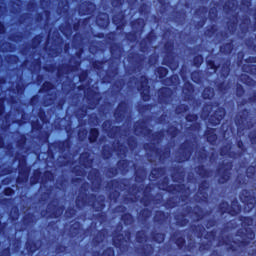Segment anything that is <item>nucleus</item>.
<instances>
[{
    "instance_id": "nucleus-1",
    "label": "nucleus",
    "mask_w": 256,
    "mask_h": 256,
    "mask_svg": "<svg viewBox=\"0 0 256 256\" xmlns=\"http://www.w3.org/2000/svg\"><path fill=\"white\" fill-rule=\"evenodd\" d=\"M238 220L240 221L243 229H238L236 231V236L240 237L241 240H234L231 235H226L222 239L218 240V245L220 247L226 246V251L228 253H233L234 255H241L245 247L251 245V241L255 239V232L253 229L249 228L253 225V217L251 216H239Z\"/></svg>"
},
{
    "instance_id": "nucleus-2",
    "label": "nucleus",
    "mask_w": 256,
    "mask_h": 256,
    "mask_svg": "<svg viewBox=\"0 0 256 256\" xmlns=\"http://www.w3.org/2000/svg\"><path fill=\"white\" fill-rule=\"evenodd\" d=\"M105 203L106 199L103 194H87V192H80L75 200L76 209H78L79 211H81L83 207H91V209H93V211L97 213L94 214L93 217L96 221H99L100 225H103V223H105V221L107 220V213L103 212L107 207Z\"/></svg>"
},
{
    "instance_id": "nucleus-3",
    "label": "nucleus",
    "mask_w": 256,
    "mask_h": 256,
    "mask_svg": "<svg viewBox=\"0 0 256 256\" xmlns=\"http://www.w3.org/2000/svg\"><path fill=\"white\" fill-rule=\"evenodd\" d=\"M219 102H208L205 103L202 107V119H208V123L212 127H217V125H221V121L225 119L227 115V110L225 107L220 106Z\"/></svg>"
},
{
    "instance_id": "nucleus-4",
    "label": "nucleus",
    "mask_w": 256,
    "mask_h": 256,
    "mask_svg": "<svg viewBox=\"0 0 256 256\" xmlns=\"http://www.w3.org/2000/svg\"><path fill=\"white\" fill-rule=\"evenodd\" d=\"M151 191H153L151 184L145 185L142 190L143 197L140 199V203L143 204L144 207H149L152 203H154V205L161 204V198H155V196L151 194ZM151 215H153V211L151 209L142 208L138 213V220L141 221V223H147L149 219H151Z\"/></svg>"
},
{
    "instance_id": "nucleus-5",
    "label": "nucleus",
    "mask_w": 256,
    "mask_h": 256,
    "mask_svg": "<svg viewBox=\"0 0 256 256\" xmlns=\"http://www.w3.org/2000/svg\"><path fill=\"white\" fill-rule=\"evenodd\" d=\"M85 99L87 102L86 105H82L79 108H77L75 112V116L77 119H85L87 117V109H90L93 111V109H97V106L99 103H101V92H98L95 89L88 88L87 92L85 93Z\"/></svg>"
},
{
    "instance_id": "nucleus-6",
    "label": "nucleus",
    "mask_w": 256,
    "mask_h": 256,
    "mask_svg": "<svg viewBox=\"0 0 256 256\" xmlns=\"http://www.w3.org/2000/svg\"><path fill=\"white\" fill-rule=\"evenodd\" d=\"M65 131L67 134V139L65 140H58L52 143L48 144V157L50 159H55V152L59 151V153H65L67 149H71V135H73V127H71V124H68L65 126Z\"/></svg>"
},
{
    "instance_id": "nucleus-7",
    "label": "nucleus",
    "mask_w": 256,
    "mask_h": 256,
    "mask_svg": "<svg viewBox=\"0 0 256 256\" xmlns=\"http://www.w3.org/2000/svg\"><path fill=\"white\" fill-rule=\"evenodd\" d=\"M194 209L195 210H193V207L191 206H186L184 208L185 212H178L175 214L174 219L176 221V225L178 227H187V225H189V219L187 218V215H194L196 221H202V219L205 217L203 208L199 205H196Z\"/></svg>"
},
{
    "instance_id": "nucleus-8",
    "label": "nucleus",
    "mask_w": 256,
    "mask_h": 256,
    "mask_svg": "<svg viewBox=\"0 0 256 256\" xmlns=\"http://www.w3.org/2000/svg\"><path fill=\"white\" fill-rule=\"evenodd\" d=\"M197 138L194 140L186 139L184 140L178 147V151L176 154V160L178 163H186V161H190L191 157H193V153H195V148L197 145Z\"/></svg>"
},
{
    "instance_id": "nucleus-9",
    "label": "nucleus",
    "mask_w": 256,
    "mask_h": 256,
    "mask_svg": "<svg viewBox=\"0 0 256 256\" xmlns=\"http://www.w3.org/2000/svg\"><path fill=\"white\" fill-rule=\"evenodd\" d=\"M110 5L114 11L118 13L112 16V23L116 26L117 31H123L127 21L125 20L126 10H123V5H125V0H110Z\"/></svg>"
},
{
    "instance_id": "nucleus-10",
    "label": "nucleus",
    "mask_w": 256,
    "mask_h": 256,
    "mask_svg": "<svg viewBox=\"0 0 256 256\" xmlns=\"http://www.w3.org/2000/svg\"><path fill=\"white\" fill-rule=\"evenodd\" d=\"M235 125L237 127V133L243 135L245 129H253L255 125L251 121V110L244 108L240 110L234 118Z\"/></svg>"
},
{
    "instance_id": "nucleus-11",
    "label": "nucleus",
    "mask_w": 256,
    "mask_h": 256,
    "mask_svg": "<svg viewBox=\"0 0 256 256\" xmlns=\"http://www.w3.org/2000/svg\"><path fill=\"white\" fill-rule=\"evenodd\" d=\"M127 187L124 178H115L107 182L106 189L109 192L108 199L117 203L119 201V197H121V191Z\"/></svg>"
},
{
    "instance_id": "nucleus-12",
    "label": "nucleus",
    "mask_w": 256,
    "mask_h": 256,
    "mask_svg": "<svg viewBox=\"0 0 256 256\" xmlns=\"http://www.w3.org/2000/svg\"><path fill=\"white\" fill-rule=\"evenodd\" d=\"M130 81H136V89L140 94L142 101L147 103L151 101V86L149 85V77L146 75H141L139 78L133 76Z\"/></svg>"
},
{
    "instance_id": "nucleus-13",
    "label": "nucleus",
    "mask_w": 256,
    "mask_h": 256,
    "mask_svg": "<svg viewBox=\"0 0 256 256\" xmlns=\"http://www.w3.org/2000/svg\"><path fill=\"white\" fill-rule=\"evenodd\" d=\"M79 65H81V61H75V65L61 64L58 68L55 64H48L44 66L43 69L44 71H46V73H55L57 71L56 77H58V79H61L63 75H69V73L77 71V69H79Z\"/></svg>"
},
{
    "instance_id": "nucleus-14",
    "label": "nucleus",
    "mask_w": 256,
    "mask_h": 256,
    "mask_svg": "<svg viewBox=\"0 0 256 256\" xmlns=\"http://www.w3.org/2000/svg\"><path fill=\"white\" fill-rule=\"evenodd\" d=\"M134 131L135 133L139 131L141 135H146V137H152V141H156V143H161V141H163V137H165V131L160 130L153 132L151 128H148L147 125H145L144 120L137 121L134 124Z\"/></svg>"
},
{
    "instance_id": "nucleus-15",
    "label": "nucleus",
    "mask_w": 256,
    "mask_h": 256,
    "mask_svg": "<svg viewBox=\"0 0 256 256\" xmlns=\"http://www.w3.org/2000/svg\"><path fill=\"white\" fill-rule=\"evenodd\" d=\"M76 22L71 24V22L67 21L65 24L60 25V31L64 35V37L69 38L73 35V31L75 33H79L81 27H87L89 23V18H76Z\"/></svg>"
},
{
    "instance_id": "nucleus-16",
    "label": "nucleus",
    "mask_w": 256,
    "mask_h": 256,
    "mask_svg": "<svg viewBox=\"0 0 256 256\" xmlns=\"http://www.w3.org/2000/svg\"><path fill=\"white\" fill-rule=\"evenodd\" d=\"M241 209V204H239V201H237V199L232 200L231 205L229 204V202L222 200L217 207V211L222 217L223 215H225V213H227L231 217H237V215L241 213Z\"/></svg>"
},
{
    "instance_id": "nucleus-17",
    "label": "nucleus",
    "mask_w": 256,
    "mask_h": 256,
    "mask_svg": "<svg viewBox=\"0 0 256 256\" xmlns=\"http://www.w3.org/2000/svg\"><path fill=\"white\" fill-rule=\"evenodd\" d=\"M233 171V161L222 162L216 168L217 181L219 185H225L231 181V175Z\"/></svg>"
},
{
    "instance_id": "nucleus-18",
    "label": "nucleus",
    "mask_w": 256,
    "mask_h": 256,
    "mask_svg": "<svg viewBox=\"0 0 256 256\" xmlns=\"http://www.w3.org/2000/svg\"><path fill=\"white\" fill-rule=\"evenodd\" d=\"M179 231L174 232L171 234L170 239L172 243H175L176 247L180 251H187L188 253H193L197 249V242L195 240H190L187 244V240L184 238V236H177L179 235Z\"/></svg>"
},
{
    "instance_id": "nucleus-19",
    "label": "nucleus",
    "mask_w": 256,
    "mask_h": 256,
    "mask_svg": "<svg viewBox=\"0 0 256 256\" xmlns=\"http://www.w3.org/2000/svg\"><path fill=\"white\" fill-rule=\"evenodd\" d=\"M168 176H164L158 183V187L161 191L170 193V195H177L179 193H185L187 191V185L185 184H170Z\"/></svg>"
},
{
    "instance_id": "nucleus-20",
    "label": "nucleus",
    "mask_w": 256,
    "mask_h": 256,
    "mask_svg": "<svg viewBox=\"0 0 256 256\" xmlns=\"http://www.w3.org/2000/svg\"><path fill=\"white\" fill-rule=\"evenodd\" d=\"M174 44L171 41H167L164 43V50L166 51V55L162 60V65H165L172 71H177L179 69V61L173 55Z\"/></svg>"
},
{
    "instance_id": "nucleus-21",
    "label": "nucleus",
    "mask_w": 256,
    "mask_h": 256,
    "mask_svg": "<svg viewBox=\"0 0 256 256\" xmlns=\"http://www.w3.org/2000/svg\"><path fill=\"white\" fill-rule=\"evenodd\" d=\"M122 231L123 224L118 223L116 225L115 234L112 237V245H114L116 249H119L121 253H127L129 251V244H127V239H125V236L121 233Z\"/></svg>"
},
{
    "instance_id": "nucleus-22",
    "label": "nucleus",
    "mask_w": 256,
    "mask_h": 256,
    "mask_svg": "<svg viewBox=\"0 0 256 256\" xmlns=\"http://www.w3.org/2000/svg\"><path fill=\"white\" fill-rule=\"evenodd\" d=\"M143 149L149 151V153H154L160 162L167 161L169 155H171V148L165 147L161 149L155 145V142L144 143Z\"/></svg>"
},
{
    "instance_id": "nucleus-23",
    "label": "nucleus",
    "mask_w": 256,
    "mask_h": 256,
    "mask_svg": "<svg viewBox=\"0 0 256 256\" xmlns=\"http://www.w3.org/2000/svg\"><path fill=\"white\" fill-rule=\"evenodd\" d=\"M236 146L240 149L239 152L231 151V147H221L220 148V155L221 157H225L227 155L230 159H239V157H243L245 153H247V147L243 140L239 139L236 141Z\"/></svg>"
},
{
    "instance_id": "nucleus-24",
    "label": "nucleus",
    "mask_w": 256,
    "mask_h": 256,
    "mask_svg": "<svg viewBox=\"0 0 256 256\" xmlns=\"http://www.w3.org/2000/svg\"><path fill=\"white\" fill-rule=\"evenodd\" d=\"M31 167L27 166V159L20 158L18 160V176L16 177L17 185H25L29 181Z\"/></svg>"
},
{
    "instance_id": "nucleus-25",
    "label": "nucleus",
    "mask_w": 256,
    "mask_h": 256,
    "mask_svg": "<svg viewBox=\"0 0 256 256\" xmlns=\"http://www.w3.org/2000/svg\"><path fill=\"white\" fill-rule=\"evenodd\" d=\"M240 201L243 203L244 210L247 213H251L256 205V197L248 189H243L240 192Z\"/></svg>"
},
{
    "instance_id": "nucleus-26",
    "label": "nucleus",
    "mask_w": 256,
    "mask_h": 256,
    "mask_svg": "<svg viewBox=\"0 0 256 256\" xmlns=\"http://www.w3.org/2000/svg\"><path fill=\"white\" fill-rule=\"evenodd\" d=\"M44 213H46L48 219H59L63 216V213H65V206L56 204L54 201H51L47 205Z\"/></svg>"
},
{
    "instance_id": "nucleus-27",
    "label": "nucleus",
    "mask_w": 256,
    "mask_h": 256,
    "mask_svg": "<svg viewBox=\"0 0 256 256\" xmlns=\"http://www.w3.org/2000/svg\"><path fill=\"white\" fill-rule=\"evenodd\" d=\"M157 99L159 105H169L173 101V89L162 86L157 90Z\"/></svg>"
},
{
    "instance_id": "nucleus-28",
    "label": "nucleus",
    "mask_w": 256,
    "mask_h": 256,
    "mask_svg": "<svg viewBox=\"0 0 256 256\" xmlns=\"http://www.w3.org/2000/svg\"><path fill=\"white\" fill-rule=\"evenodd\" d=\"M97 11V5L95 2L84 0L78 4V15L85 17L87 15H93Z\"/></svg>"
},
{
    "instance_id": "nucleus-29",
    "label": "nucleus",
    "mask_w": 256,
    "mask_h": 256,
    "mask_svg": "<svg viewBox=\"0 0 256 256\" xmlns=\"http://www.w3.org/2000/svg\"><path fill=\"white\" fill-rule=\"evenodd\" d=\"M127 59L128 63L133 65L134 71H141L143 69V63H145V55L139 52H130Z\"/></svg>"
},
{
    "instance_id": "nucleus-30",
    "label": "nucleus",
    "mask_w": 256,
    "mask_h": 256,
    "mask_svg": "<svg viewBox=\"0 0 256 256\" xmlns=\"http://www.w3.org/2000/svg\"><path fill=\"white\" fill-rule=\"evenodd\" d=\"M155 41H157V33L152 29L146 34L145 38L139 42V51L141 53H147V51H149V45H153Z\"/></svg>"
},
{
    "instance_id": "nucleus-31",
    "label": "nucleus",
    "mask_w": 256,
    "mask_h": 256,
    "mask_svg": "<svg viewBox=\"0 0 256 256\" xmlns=\"http://www.w3.org/2000/svg\"><path fill=\"white\" fill-rule=\"evenodd\" d=\"M127 113H129V103L126 100H122L114 110V119L121 123L127 117Z\"/></svg>"
},
{
    "instance_id": "nucleus-32",
    "label": "nucleus",
    "mask_w": 256,
    "mask_h": 256,
    "mask_svg": "<svg viewBox=\"0 0 256 256\" xmlns=\"http://www.w3.org/2000/svg\"><path fill=\"white\" fill-rule=\"evenodd\" d=\"M117 213H122L120 220L122 221L125 227H129V225H133L135 223V217L133 214L127 212V207L124 205H118L116 207Z\"/></svg>"
},
{
    "instance_id": "nucleus-33",
    "label": "nucleus",
    "mask_w": 256,
    "mask_h": 256,
    "mask_svg": "<svg viewBox=\"0 0 256 256\" xmlns=\"http://www.w3.org/2000/svg\"><path fill=\"white\" fill-rule=\"evenodd\" d=\"M102 129L107 133L109 139H115L121 133V126H113L111 120H105L102 123Z\"/></svg>"
},
{
    "instance_id": "nucleus-34",
    "label": "nucleus",
    "mask_w": 256,
    "mask_h": 256,
    "mask_svg": "<svg viewBox=\"0 0 256 256\" xmlns=\"http://www.w3.org/2000/svg\"><path fill=\"white\" fill-rule=\"evenodd\" d=\"M117 75H119V68L113 64H109L105 75L101 78V83H113V81H115V79L117 78Z\"/></svg>"
},
{
    "instance_id": "nucleus-35",
    "label": "nucleus",
    "mask_w": 256,
    "mask_h": 256,
    "mask_svg": "<svg viewBox=\"0 0 256 256\" xmlns=\"http://www.w3.org/2000/svg\"><path fill=\"white\" fill-rule=\"evenodd\" d=\"M198 203H206L209 199V181L208 180H201L198 184Z\"/></svg>"
},
{
    "instance_id": "nucleus-36",
    "label": "nucleus",
    "mask_w": 256,
    "mask_h": 256,
    "mask_svg": "<svg viewBox=\"0 0 256 256\" xmlns=\"http://www.w3.org/2000/svg\"><path fill=\"white\" fill-rule=\"evenodd\" d=\"M125 53V48L119 42H114L110 45V55L116 61H121Z\"/></svg>"
},
{
    "instance_id": "nucleus-37",
    "label": "nucleus",
    "mask_w": 256,
    "mask_h": 256,
    "mask_svg": "<svg viewBox=\"0 0 256 256\" xmlns=\"http://www.w3.org/2000/svg\"><path fill=\"white\" fill-rule=\"evenodd\" d=\"M185 120L187 123H193L188 128V131H201V123L197 122L199 121V114H187L185 116Z\"/></svg>"
},
{
    "instance_id": "nucleus-38",
    "label": "nucleus",
    "mask_w": 256,
    "mask_h": 256,
    "mask_svg": "<svg viewBox=\"0 0 256 256\" xmlns=\"http://www.w3.org/2000/svg\"><path fill=\"white\" fill-rule=\"evenodd\" d=\"M95 23L99 29H107L111 23V20H109V14H107V12H99L96 16Z\"/></svg>"
},
{
    "instance_id": "nucleus-39",
    "label": "nucleus",
    "mask_w": 256,
    "mask_h": 256,
    "mask_svg": "<svg viewBox=\"0 0 256 256\" xmlns=\"http://www.w3.org/2000/svg\"><path fill=\"white\" fill-rule=\"evenodd\" d=\"M162 85L165 87H172L173 89H178L179 85H181V79L179 78V74H172L169 77H166L162 81Z\"/></svg>"
},
{
    "instance_id": "nucleus-40",
    "label": "nucleus",
    "mask_w": 256,
    "mask_h": 256,
    "mask_svg": "<svg viewBox=\"0 0 256 256\" xmlns=\"http://www.w3.org/2000/svg\"><path fill=\"white\" fill-rule=\"evenodd\" d=\"M169 219V213L163 210H156L153 216V223L155 225H165Z\"/></svg>"
},
{
    "instance_id": "nucleus-41",
    "label": "nucleus",
    "mask_w": 256,
    "mask_h": 256,
    "mask_svg": "<svg viewBox=\"0 0 256 256\" xmlns=\"http://www.w3.org/2000/svg\"><path fill=\"white\" fill-rule=\"evenodd\" d=\"M79 163L84 169H91L93 167V159L89 152H82L79 156Z\"/></svg>"
},
{
    "instance_id": "nucleus-42",
    "label": "nucleus",
    "mask_w": 256,
    "mask_h": 256,
    "mask_svg": "<svg viewBox=\"0 0 256 256\" xmlns=\"http://www.w3.org/2000/svg\"><path fill=\"white\" fill-rule=\"evenodd\" d=\"M145 19L143 18H136L130 22V27L132 31H135L136 33H143L145 30Z\"/></svg>"
},
{
    "instance_id": "nucleus-43",
    "label": "nucleus",
    "mask_w": 256,
    "mask_h": 256,
    "mask_svg": "<svg viewBox=\"0 0 256 256\" xmlns=\"http://www.w3.org/2000/svg\"><path fill=\"white\" fill-rule=\"evenodd\" d=\"M105 237H107V230H98L96 235L92 239V245L94 247H99V245H101V243L105 241Z\"/></svg>"
},
{
    "instance_id": "nucleus-44",
    "label": "nucleus",
    "mask_w": 256,
    "mask_h": 256,
    "mask_svg": "<svg viewBox=\"0 0 256 256\" xmlns=\"http://www.w3.org/2000/svg\"><path fill=\"white\" fill-rule=\"evenodd\" d=\"M204 137L210 145H215L217 143V133H215L214 128H206Z\"/></svg>"
},
{
    "instance_id": "nucleus-45",
    "label": "nucleus",
    "mask_w": 256,
    "mask_h": 256,
    "mask_svg": "<svg viewBox=\"0 0 256 256\" xmlns=\"http://www.w3.org/2000/svg\"><path fill=\"white\" fill-rule=\"evenodd\" d=\"M231 74V60L226 59L220 67V77L227 79Z\"/></svg>"
},
{
    "instance_id": "nucleus-46",
    "label": "nucleus",
    "mask_w": 256,
    "mask_h": 256,
    "mask_svg": "<svg viewBox=\"0 0 256 256\" xmlns=\"http://www.w3.org/2000/svg\"><path fill=\"white\" fill-rule=\"evenodd\" d=\"M116 167L120 171V173L125 174L129 171L131 167V160L129 159L118 160L116 163Z\"/></svg>"
},
{
    "instance_id": "nucleus-47",
    "label": "nucleus",
    "mask_w": 256,
    "mask_h": 256,
    "mask_svg": "<svg viewBox=\"0 0 256 256\" xmlns=\"http://www.w3.org/2000/svg\"><path fill=\"white\" fill-rule=\"evenodd\" d=\"M196 159L200 163H205L209 159V151H207V148L205 146L200 147L196 151Z\"/></svg>"
},
{
    "instance_id": "nucleus-48",
    "label": "nucleus",
    "mask_w": 256,
    "mask_h": 256,
    "mask_svg": "<svg viewBox=\"0 0 256 256\" xmlns=\"http://www.w3.org/2000/svg\"><path fill=\"white\" fill-rule=\"evenodd\" d=\"M137 251L141 256H151L155 253V247H153L152 244H144L138 248Z\"/></svg>"
},
{
    "instance_id": "nucleus-49",
    "label": "nucleus",
    "mask_w": 256,
    "mask_h": 256,
    "mask_svg": "<svg viewBox=\"0 0 256 256\" xmlns=\"http://www.w3.org/2000/svg\"><path fill=\"white\" fill-rule=\"evenodd\" d=\"M233 49H235V45L233 44V39H231L229 42L222 44L219 51L222 55H231Z\"/></svg>"
},
{
    "instance_id": "nucleus-50",
    "label": "nucleus",
    "mask_w": 256,
    "mask_h": 256,
    "mask_svg": "<svg viewBox=\"0 0 256 256\" xmlns=\"http://www.w3.org/2000/svg\"><path fill=\"white\" fill-rule=\"evenodd\" d=\"M195 91V86L190 81H185L182 87V93L186 99H189Z\"/></svg>"
},
{
    "instance_id": "nucleus-51",
    "label": "nucleus",
    "mask_w": 256,
    "mask_h": 256,
    "mask_svg": "<svg viewBox=\"0 0 256 256\" xmlns=\"http://www.w3.org/2000/svg\"><path fill=\"white\" fill-rule=\"evenodd\" d=\"M202 99H204V101H211L215 99V88L206 86L202 91Z\"/></svg>"
},
{
    "instance_id": "nucleus-52",
    "label": "nucleus",
    "mask_w": 256,
    "mask_h": 256,
    "mask_svg": "<svg viewBox=\"0 0 256 256\" xmlns=\"http://www.w3.org/2000/svg\"><path fill=\"white\" fill-rule=\"evenodd\" d=\"M101 156L104 161H109L113 157V147L109 144H104L101 149Z\"/></svg>"
},
{
    "instance_id": "nucleus-53",
    "label": "nucleus",
    "mask_w": 256,
    "mask_h": 256,
    "mask_svg": "<svg viewBox=\"0 0 256 256\" xmlns=\"http://www.w3.org/2000/svg\"><path fill=\"white\" fill-rule=\"evenodd\" d=\"M195 171L201 179H209V177H211V170L207 169L203 164L198 165Z\"/></svg>"
},
{
    "instance_id": "nucleus-54",
    "label": "nucleus",
    "mask_w": 256,
    "mask_h": 256,
    "mask_svg": "<svg viewBox=\"0 0 256 256\" xmlns=\"http://www.w3.org/2000/svg\"><path fill=\"white\" fill-rule=\"evenodd\" d=\"M43 179V172L41 169H34L32 172V176L30 177V185H37Z\"/></svg>"
},
{
    "instance_id": "nucleus-55",
    "label": "nucleus",
    "mask_w": 256,
    "mask_h": 256,
    "mask_svg": "<svg viewBox=\"0 0 256 256\" xmlns=\"http://www.w3.org/2000/svg\"><path fill=\"white\" fill-rule=\"evenodd\" d=\"M154 73L158 77V79H160L161 83H163V81H165V79H167V75H169V69H167L164 66H158L154 70Z\"/></svg>"
},
{
    "instance_id": "nucleus-56",
    "label": "nucleus",
    "mask_w": 256,
    "mask_h": 256,
    "mask_svg": "<svg viewBox=\"0 0 256 256\" xmlns=\"http://www.w3.org/2000/svg\"><path fill=\"white\" fill-rule=\"evenodd\" d=\"M99 135H101L99 128H90L88 132L89 143L91 144L97 143V141H99Z\"/></svg>"
},
{
    "instance_id": "nucleus-57",
    "label": "nucleus",
    "mask_w": 256,
    "mask_h": 256,
    "mask_svg": "<svg viewBox=\"0 0 256 256\" xmlns=\"http://www.w3.org/2000/svg\"><path fill=\"white\" fill-rule=\"evenodd\" d=\"M25 247L28 253L33 255V253H37V251H39V242L35 240H27L25 243Z\"/></svg>"
},
{
    "instance_id": "nucleus-58",
    "label": "nucleus",
    "mask_w": 256,
    "mask_h": 256,
    "mask_svg": "<svg viewBox=\"0 0 256 256\" xmlns=\"http://www.w3.org/2000/svg\"><path fill=\"white\" fill-rule=\"evenodd\" d=\"M191 231L196 235L197 239H203V235L205 234V226L203 224L192 225Z\"/></svg>"
},
{
    "instance_id": "nucleus-59",
    "label": "nucleus",
    "mask_w": 256,
    "mask_h": 256,
    "mask_svg": "<svg viewBox=\"0 0 256 256\" xmlns=\"http://www.w3.org/2000/svg\"><path fill=\"white\" fill-rule=\"evenodd\" d=\"M92 256H115V248L108 246L102 252L100 250H95Z\"/></svg>"
},
{
    "instance_id": "nucleus-60",
    "label": "nucleus",
    "mask_w": 256,
    "mask_h": 256,
    "mask_svg": "<svg viewBox=\"0 0 256 256\" xmlns=\"http://www.w3.org/2000/svg\"><path fill=\"white\" fill-rule=\"evenodd\" d=\"M251 25V18L249 16H244L242 19H241V22H240V31L241 33H249V27Z\"/></svg>"
},
{
    "instance_id": "nucleus-61",
    "label": "nucleus",
    "mask_w": 256,
    "mask_h": 256,
    "mask_svg": "<svg viewBox=\"0 0 256 256\" xmlns=\"http://www.w3.org/2000/svg\"><path fill=\"white\" fill-rule=\"evenodd\" d=\"M241 70L242 73H247L252 77H256V64H243Z\"/></svg>"
},
{
    "instance_id": "nucleus-62",
    "label": "nucleus",
    "mask_w": 256,
    "mask_h": 256,
    "mask_svg": "<svg viewBox=\"0 0 256 256\" xmlns=\"http://www.w3.org/2000/svg\"><path fill=\"white\" fill-rule=\"evenodd\" d=\"M240 81L243 85H246V87H255L256 85V81L248 74H241Z\"/></svg>"
},
{
    "instance_id": "nucleus-63",
    "label": "nucleus",
    "mask_w": 256,
    "mask_h": 256,
    "mask_svg": "<svg viewBox=\"0 0 256 256\" xmlns=\"http://www.w3.org/2000/svg\"><path fill=\"white\" fill-rule=\"evenodd\" d=\"M163 175H165V167L152 168L150 172V177L153 178L154 180L163 177Z\"/></svg>"
},
{
    "instance_id": "nucleus-64",
    "label": "nucleus",
    "mask_w": 256,
    "mask_h": 256,
    "mask_svg": "<svg viewBox=\"0 0 256 256\" xmlns=\"http://www.w3.org/2000/svg\"><path fill=\"white\" fill-rule=\"evenodd\" d=\"M80 232H81V222L76 221L72 225H70V236L71 237H78Z\"/></svg>"
}]
</instances>
